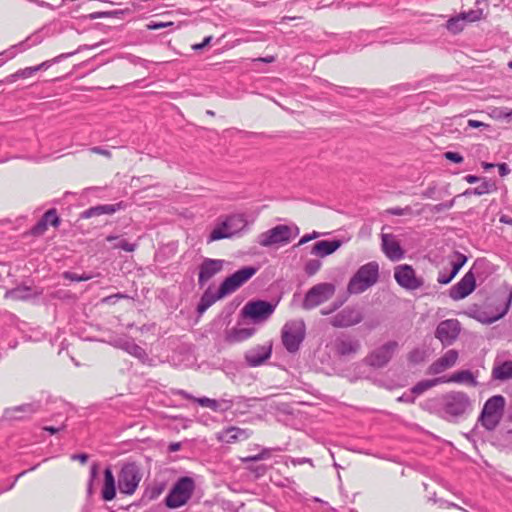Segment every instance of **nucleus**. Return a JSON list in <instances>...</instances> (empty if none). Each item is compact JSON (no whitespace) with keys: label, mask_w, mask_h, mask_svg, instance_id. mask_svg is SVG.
I'll return each mask as SVG.
<instances>
[{"label":"nucleus","mask_w":512,"mask_h":512,"mask_svg":"<svg viewBox=\"0 0 512 512\" xmlns=\"http://www.w3.org/2000/svg\"><path fill=\"white\" fill-rule=\"evenodd\" d=\"M258 271L257 267L244 266L235 271L230 276L226 277L220 284L216 293H212L208 288L201 296L198 305L197 313L203 314L210 306H212L217 300L224 298L225 296L233 293L240 288L244 283L250 280Z\"/></svg>","instance_id":"1"},{"label":"nucleus","mask_w":512,"mask_h":512,"mask_svg":"<svg viewBox=\"0 0 512 512\" xmlns=\"http://www.w3.org/2000/svg\"><path fill=\"white\" fill-rule=\"evenodd\" d=\"M491 264L485 258H477L469 271L449 289L451 299L458 301L466 298L476 288V279L484 281L491 272Z\"/></svg>","instance_id":"2"},{"label":"nucleus","mask_w":512,"mask_h":512,"mask_svg":"<svg viewBox=\"0 0 512 512\" xmlns=\"http://www.w3.org/2000/svg\"><path fill=\"white\" fill-rule=\"evenodd\" d=\"M438 405L440 416L449 422H455L470 409L471 401L465 392L451 391L439 398Z\"/></svg>","instance_id":"3"},{"label":"nucleus","mask_w":512,"mask_h":512,"mask_svg":"<svg viewBox=\"0 0 512 512\" xmlns=\"http://www.w3.org/2000/svg\"><path fill=\"white\" fill-rule=\"evenodd\" d=\"M195 480L189 476H182L176 480L164 499L168 509H177L186 505L194 494Z\"/></svg>","instance_id":"4"},{"label":"nucleus","mask_w":512,"mask_h":512,"mask_svg":"<svg viewBox=\"0 0 512 512\" xmlns=\"http://www.w3.org/2000/svg\"><path fill=\"white\" fill-rule=\"evenodd\" d=\"M506 400L502 395H494L488 398L478 417V423L487 431H494L500 424L504 411Z\"/></svg>","instance_id":"5"},{"label":"nucleus","mask_w":512,"mask_h":512,"mask_svg":"<svg viewBox=\"0 0 512 512\" xmlns=\"http://www.w3.org/2000/svg\"><path fill=\"white\" fill-rule=\"evenodd\" d=\"M379 278V265L375 261L362 265L350 278L347 290L350 294H360L373 286Z\"/></svg>","instance_id":"6"},{"label":"nucleus","mask_w":512,"mask_h":512,"mask_svg":"<svg viewBox=\"0 0 512 512\" xmlns=\"http://www.w3.org/2000/svg\"><path fill=\"white\" fill-rule=\"evenodd\" d=\"M306 326L303 320H291L284 324L281 339L289 353H296L305 339Z\"/></svg>","instance_id":"7"},{"label":"nucleus","mask_w":512,"mask_h":512,"mask_svg":"<svg viewBox=\"0 0 512 512\" xmlns=\"http://www.w3.org/2000/svg\"><path fill=\"white\" fill-rule=\"evenodd\" d=\"M279 301L271 302L266 300H250L241 310L243 317L250 319L258 324L265 322L274 313Z\"/></svg>","instance_id":"8"},{"label":"nucleus","mask_w":512,"mask_h":512,"mask_svg":"<svg viewBox=\"0 0 512 512\" xmlns=\"http://www.w3.org/2000/svg\"><path fill=\"white\" fill-rule=\"evenodd\" d=\"M141 479L142 473L139 466L135 462H126L122 465L118 474V488L121 493L132 495Z\"/></svg>","instance_id":"9"},{"label":"nucleus","mask_w":512,"mask_h":512,"mask_svg":"<svg viewBox=\"0 0 512 512\" xmlns=\"http://www.w3.org/2000/svg\"><path fill=\"white\" fill-rule=\"evenodd\" d=\"M335 293V285L324 282L311 287L305 294L302 301L304 310H311L328 301Z\"/></svg>","instance_id":"10"},{"label":"nucleus","mask_w":512,"mask_h":512,"mask_svg":"<svg viewBox=\"0 0 512 512\" xmlns=\"http://www.w3.org/2000/svg\"><path fill=\"white\" fill-rule=\"evenodd\" d=\"M298 234V228L295 227V233L287 225H277L258 236L257 242L263 247H270L275 244H287Z\"/></svg>","instance_id":"11"},{"label":"nucleus","mask_w":512,"mask_h":512,"mask_svg":"<svg viewBox=\"0 0 512 512\" xmlns=\"http://www.w3.org/2000/svg\"><path fill=\"white\" fill-rule=\"evenodd\" d=\"M364 319L363 309L358 305H348L330 318L335 328H348L361 323Z\"/></svg>","instance_id":"12"},{"label":"nucleus","mask_w":512,"mask_h":512,"mask_svg":"<svg viewBox=\"0 0 512 512\" xmlns=\"http://www.w3.org/2000/svg\"><path fill=\"white\" fill-rule=\"evenodd\" d=\"M398 346V342L394 340L384 343L365 357V363L375 369L385 367L392 359Z\"/></svg>","instance_id":"13"},{"label":"nucleus","mask_w":512,"mask_h":512,"mask_svg":"<svg viewBox=\"0 0 512 512\" xmlns=\"http://www.w3.org/2000/svg\"><path fill=\"white\" fill-rule=\"evenodd\" d=\"M331 349L338 358L349 359L360 351L361 343L348 334H340L332 341Z\"/></svg>","instance_id":"14"},{"label":"nucleus","mask_w":512,"mask_h":512,"mask_svg":"<svg viewBox=\"0 0 512 512\" xmlns=\"http://www.w3.org/2000/svg\"><path fill=\"white\" fill-rule=\"evenodd\" d=\"M461 326L457 319H446L441 321L435 331V337L443 346L452 345L460 334Z\"/></svg>","instance_id":"15"},{"label":"nucleus","mask_w":512,"mask_h":512,"mask_svg":"<svg viewBox=\"0 0 512 512\" xmlns=\"http://www.w3.org/2000/svg\"><path fill=\"white\" fill-rule=\"evenodd\" d=\"M394 278L399 286L406 290H416L423 286L424 282L421 278L416 277L412 266L402 264L395 268Z\"/></svg>","instance_id":"16"},{"label":"nucleus","mask_w":512,"mask_h":512,"mask_svg":"<svg viewBox=\"0 0 512 512\" xmlns=\"http://www.w3.org/2000/svg\"><path fill=\"white\" fill-rule=\"evenodd\" d=\"M390 35L391 32L387 28L381 27L375 30H361L355 36L361 47H365L374 43H398V41H396L394 38H388Z\"/></svg>","instance_id":"17"},{"label":"nucleus","mask_w":512,"mask_h":512,"mask_svg":"<svg viewBox=\"0 0 512 512\" xmlns=\"http://www.w3.org/2000/svg\"><path fill=\"white\" fill-rule=\"evenodd\" d=\"M272 355V342L263 345H256L248 349L244 354L245 363L248 367H258L264 364Z\"/></svg>","instance_id":"18"},{"label":"nucleus","mask_w":512,"mask_h":512,"mask_svg":"<svg viewBox=\"0 0 512 512\" xmlns=\"http://www.w3.org/2000/svg\"><path fill=\"white\" fill-rule=\"evenodd\" d=\"M224 267V260L204 258L199 265L198 284L202 288L215 275L220 273Z\"/></svg>","instance_id":"19"},{"label":"nucleus","mask_w":512,"mask_h":512,"mask_svg":"<svg viewBox=\"0 0 512 512\" xmlns=\"http://www.w3.org/2000/svg\"><path fill=\"white\" fill-rule=\"evenodd\" d=\"M41 409V403L35 401L32 403H25L15 407L7 408L4 410V417L8 420H21L26 416L32 415Z\"/></svg>","instance_id":"20"},{"label":"nucleus","mask_w":512,"mask_h":512,"mask_svg":"<svg viewBox=\"0 0 512 512\" xmlns=\"http://www.w3.org/2000/svg\"><path fill=\"white\" fill-rule=\"evenodd\" d=\"M499 293H501L502 299L504 301L503 307L501 309L497 308V312L490 317L479 316L478 320L482 323L491 324L504 317L509 311L512 303V287L509 285H504Z\"/></svg>","instance_id":"21"},{"label":"nucleus","mask_w":512,"mask_h":512,"mask_svg":"<svg viewBox=\"0 0 512 512\" xmlns=\"http://www.w3.org/2000/svg\"><path fill=\"white\" fill-rule=\"evenodd\" d=\"M382 250L387 258L399 261L404 258V250L392 234H382Z\"/></svg>","instance_id":"22"},{"label":"nucleus","mask_w":512,"mask_h":512,"mask_svg":"<svg viewBox=\"0 0 512 512\" xmlns=\"http://www.w3.org/2000/svg\"><path fill=\"white\" fill-rule=\"evenodd\" d=\"M457 359L458 352L454 349L448 350L429 366L428 373L432 375L440 374L446 369L453 367Z\"/></svg>","instance_id":"23"},{"label":"nucleus","mask_w":512,"mask_h":512,"mask_svg":"<svg viewBox=\"0 0 512 512\" xmlns=\"http://www.w3.org/2000/svg\"><path fill=\"white\" fill-rule=\"evenodd\" d=\"M224 226H228L232 237L239 236L248 229V221L244 214H232L224 219Z\"/></svg>","instance_id":"24"},{"label":"nucleus","mask_w":512,"mask_h":512,"mask_svg":"<svg viewBox=\"0 0 512 512\" xmlns=\"http://www.w3.org/2000/svg\"><path fill=\"white\" fill-rule=\"evenodd\" d=\"M342 243L339 239L320 240L313 245L311 253L320 257H326L339 249Z\"/></svg>","instance_id":"25"},{"label":"nucleus","mask_w":512,"mask_h":512,"mask_svg":"<svg viewBox=\"0 0 512 512\" xmlns=\"http://www.w3.org/2000/svg\"><path fill=\"white\" fill-rule=\"evenodd\" d=\"M101 496L104 501H111L116 496V483L111 467H106L104 470V483L101 491Z\"/></svg>","instance_id":"26"},{"label":"nucleus","mask_w":512,"mask_h":512,"mask_svg":"<svg viewBox=\"0 0 512 512\" xmlns=\"http://www.w3.org/2000/svg\"><path fill=\"white\" fill-rule=\"evenodd\" d=\"M255 332L256 329L254 327L232 328L231 330L227 331L225 340L228 343L242 342L252 337L255 334Z\"/></svg>","instance_id":"27"},{"label":"nucleus","mask_w":512,"mask_h":512,"mask_svg":"<svg viewBox=\"0 0 512 512\" xmlns=\"http://www.w3.org/2000/svg\"><path fill=\"white\" fill-rule=\"evenodd\" d=\"M119 347L125 350L130 355L144 360L147 358V353L144 348L134 342V340L126 339L119 342Z\"/></svg>","instance_id":"28"},{"label":"nucleus","mask_w":512,"mask_h":512,"mask_svg":"<svg viewBox=\"0 0 512 512\" xmlns=\"http://www.w3.org/2000/svg\"><path fill=\"white\" fill-rule=\"evenodd\" d=\"M484 4L485 6H488V0H476L475 6L476 9H470L466 12H461V18H463L464 22H476L483 18V9L479 7V5Z\"/></svg>","instance_id":"29"},{"label":"nucleus","mask_w":512,"mask_h":512,"mask_svg":"<svg viewBox=\"0 0 512 512\" xmlns=\"http://www.w3.org/2000/svg\"><path fill=\"white\" fill-rule=\"evenodd\" d=\"M492 377L497 380H508L512 378V361H504L494 366Z\"/></svg>","instance_id":"30"},{"label":"nucleus","mask_w":512,"mask_h":512,"mask_svg":"<svg viewBox=\"0 0 512 512\" xmlns=\"http://www.w3.org/2000/svg\"><path fill=\"white\" fill-rule=\"evenodd\" d=\"M249 437L246 430L231 426L224 431V435L221 437L222 440L227 443H232L238 440H245Z\"/></svg>","instance_id":"31"},{"label":"nucleus","mask_w":512,"mask_h":512,"mask_svg":"<svg viewBox=\"0 0 512 512\" xmlns=\"http://www.w3.org/2000/svg\"><path fill=\"white\" fill-rule=\"evenodd\" d=\"M445 382H455V383H468L472 386H476L478 384L476 378L470 370H460L455 372L449 379H445Z\"/></svg>","instance_id":"32"},{"label":"nucleus","mask_w":512,"mask_h":512,"mask_svg":"<svg viewBox=\"0 0 512 512\" xmlns=\"http://www.w3.org/2000/svg\"><path fill=\"white\" fill-rule=\"evenodd\" d=\"M444 382H445V378L444 377H439V378H435V379L422 380V381H419L417 384H415L411 388V392L416 397L418 395H421L422 393H424L428 389L434 387L435 385H437L439 383H444Z\"/></svg>","instance_id":"33"},{"label":"nucleus","mask_w":512,"mask_h":512,"mask_svg":"<svg viewBox=\"0 0 512 512\" xmlns=\"http://www.w3.org/2000/svg\"><path fill=\"white\" fill-rule=\"evenodd\" d=\"M166 489V482L160 481V482H154L153 484L149 485L143 494V498L152 501L157 499Z\"/></svg>","instance_id":"34"},{"label":"nucleus","mask_w":512,"mask_h":512,"mask_svg":"<svg viewBox=\"0 0 512 512\" xmlns=\"http://www.w3.org/2000/svg\"><path fill=\"white\" fill-rule=\"evenodd\" d=\"M43 41V37L40 33V31L34 32L33 34L29 35L25 40L19 42L18 44H15L16 49L18 52H24L27 49L40 44Z\"/></svg>","instance_id":"35"},{"label":"nucleus","mask_w":512,"mask_h":512,"mask_svg":"<svg viewBox=\"0 0 512 512\" xmlns=\"http://www.w3.org/2000/svg\"><path fill=\"white\" fill-rule=\"evenodd\" d=\"M228 226H224V220L217 224L216 227L208 236V242L218 241L222 239L232 238V233L229 232Z\"/></svg>","instance_id":"36"},{"label":"nucleus","mask_w":512,"mask_h":512,"mask_svg":"<svg viewBox=\"0 0 512 512\" xmlns=\"http://www.w3.org/2000/svg\"><path fill=\"white\" fill-rule=\"evenodd\" d=\"M480 182V185H478L477 187H473L475 191V196L489 194L497 191L498 189L496 182L494 180L482 177Z\"/></svg>","instance_id":"37"},{"label":"nucleus","mask_w":512,"mask_h":512,"mask_svg":"<svg viewBox=\"0 0 512 512\" xmlns=\"http://www.w3.org/2000/svg\"><path fill=\"white\" fill-rule=\"evenodd\" d=\"M32 289L28 286H18L6 292V297L14 300H26L32 296Z\"/></svg>","instance_id":"38"},{"label":"nucleus","mask_w":512,"mask_h":512,"mask_svg":"<svg viewBox=\"0 0 512 512\" xmlns=\"http://www.w3.org/2000/svg\"><path fill=\"white\" fill-rule=\"evenodd\" d=\"M445 27L452 34H459L462 32L464 29V20L461 18V14L449 18Z\"/></svg>","instance_id":"39"},{"label":"nucleus","mask_w":512,"mask_h":512,"mask_svg":"<svg viewBox=\"0 0 512 512\" xmlns=\"http://www.w3.org/2000/svg\"><path fill=\"white\" fill-rule=\"evenodd\" d=\"M233 406V400H215L211 399L210 405L208 408L212 409L215 412H226L230 410Z\"/></svg>","instance_id":"40"},{"label":"nucleus","mask_w":512,"mask_h":512,"mask_svg":"<svg viewBox=\"0 0 512 512\" xmlns=\"http://www.w3.org/2000/svg\"><path fill=\"white\" fill-rule=\"evenodd\" d=\"M272 451H277V452H280L282 451V449L280 447H276V448H264L259 454L257 455H254V456H248L246 458H243V462L244 463H254V462H258L260 460H264V459H267L270 457L271 455V452Z\"/></svg>","instance_id":"41"},{"label":"nucleus","mask_w":512,"mask_h":512,"mask_svg":"<svg viewBox=\"0 0 512 512\" xmlns=\"http://www.w3.org/2000/svg\"><path fill=\"white\" fill-rule=\"evenodd\" d=\"M127 204L124 201L117 202L115 204H101L99 205L100 213L103 214H114L117 211L125 209Z\"/></svg>","instance_id":"42"},{"label":"nucleus","mask_w":512,"mask_h":512,"mask_svg":"<svg viewBox=\"0 0 512 512\" xmlns=\"http://www.w3.org/2000/svg\"><path fill=\"white\" fill-rule=\"evenodd\" d=\"M454 255L456 257V260L451 262V270L450 271L455 273V275H457L458 272L460 271V269L466 264L468 258H467V256H465L464 254H462L458 251H455Z\"/></svg>","instance_id":"43"},{"label":"nucleus","mask_w":512,"mask_h":512,"mask_svg":"<svg viewBox=\"0 0 512 512\" xmlns=\"http://www.w3.org/2000/svg\"><path fill=\"white\" fill-rule=\"evenodd\" d=\"M426 359V352L423 349L415 348L408 354V361L412 364H420Z\"/></svg>","instance_id":"44"},{"label":"nucleus","mask_w":512,"mask_h":512,"mask_svg":"<svg viewBox=\"0 0 512 512\" xmlns=\"http://www.w3.org/2000/svg\"><path fill=\"white\" fill-rule=\"evenodd\" d=\"M46 223L52 225L53 227H58L60 225V218L57 214V210L55 208H51L47 210L43 216L41 217Z\"/></svg>","instance_id":"45"},{"label":"nucleus","mask_w":512,"mask_h":512,"mask_svg":"<svg viewBox=\"0 0 512 512\" xmlns=\"http://www.w3.org/2000/svg\"><path fill=\"white\" fill-rule=\"evenodd\" d=\"M62 277L65 280H69L72 282H81V281H88L92 278L91 274L83 273V274H77L75 272L71 271H64L62 273Z\"/></svg>","instance_id":"46"},{"label":"nucleus","mask_w":512,"mask_h":512,"mask_svg":"<svg viewBox=\"0 0 512 512\" xmlns=\"http://www.w3.org/2000/svg\"><path fill=\"white\" fill-rule=\"evenodd\" d=\"M321 265L319 259H310L305 263L304 271L308 276H313L320 270Z\"/></svg>","instance_id":"47"},{"label":"nucleus","mask_w":512,"mask_h":512,"mask_svg":"<svg viewBox=\"0 0 512 512\" xmlns=\"http://www.w3.org/2000/svg\"><path fill=\"white\" fill-rule=\"evenodd\" d=\"M99 465L93 463L90 467V475L87 483V495L90 497L93 494V483L98 475Z\"/></svg>","instance_id":"48"},{"label":"nucleus","mask_w":512,"mask_h":512,"mask_svg":"<svg viewBox=\"0 0 512 512\" xmlns=\"http://www.w3.org/2000/svg\"><path fill=\"white\" fill-rule=\"evenodd\" d=\"M138 247L137 243H130L126 239H120L114 248L124 250L126 252H133Z\"/></svg>","instance_id":"49"},{"label":"nucleus","mask_w":512,"mask_h":512,"mask_svg":"<svg viewBox=\"0 0 512 512\" xmlns=\"http://www.w3.org/2000/svg\"><path fill=\"white\" fill-rule=\"evenodd\" d=\"M131 13L132 10L130 8L106 11V18L122 19L125 15H129Z\"/></svg>","instance_id":"50"},{"label":"nucleus","mask_w":512,"mask_h":512,"mask_svg":"<svg viewBox=\"0 0 512 512\" xmlns=\"http://www.w3.org/2000/svg\"><path fill=\"white\" fill-rule=\"evenodd\" d=\"M455 273L453 272H446V271H439L438 273V277H437V282L442 284V285H446V284H449L455 277Z\"/></svg>","instance_id":"51"},{"label":"nucleus","mask_w":512,"mask_h":512,"mask_svg":"<svg viewBox=\"0 0 512 512\" xmlns=\"http://www.w3.org/2000/svg\"><path fill=\"white\" fill-rule=\"evenodd\" d=\"M443 156L446 160L455 164H461L464 161V157L460 153L454 151H447Z\"/></svg>","instance_id":"52"},{"label":"nucleus","mask_w":512,"mask_h":512,"mask_svg":"<svg viewBox=\"0 0 512 512\" xmlns=\"http://www.w3.org/2000/svg\"><path fill=\"white\" fill-rule=\"evenodd\" d=\"M48 227V223H46L42 218L32 227L31 233L35 236L42 235Z\"/></svg>","instance_id":"53"},{"label":"nucleus","mask_w":512,"mask_h":512,"mask_svg":"<svg viewBox=\"0 0 512 512\" xmlns=\"http://www.w3.org/2000/svg\"><path fill=\"white\" fill-rule=\"evenodd\" d=\"M247 468L255 474L256 478L264 476L267 472V466L264 464L248 465Z\"/></svg>","instance_id":"54"},{"label":"nucleus","mask_w":512,"mask_h":512,"mask_svg":"<svg viewBox=\"0 0 512 512\" xmlns=\"http://www.w3.org/2000/svg\"><path fill=\"white\" fill-rule=\"evenodd\" d=\"M100 215H101V213H100L99 205H97V206L90 207V208L86 209L85 211H83L81 213L80 217L82 219H88V218H91L94 216H100Z\"/></svg>","instance_id":"55"},{"label":"nucleus","mask_w":512,"mask_h":512,"mask_svg":"<svg viewBox=\"0 0 512 512\" xmlns=\"http://www.w3.org/2000/svg\"><path fill=\"white\" fill-rule=\"evenodd\" d=\"M388 212L391 215L402 216V215H409V214H411L412 213V209H411L410 206H406L404 208L394 207V208L389 209Z\"/></svg>","instance_id":"56"},{"label":"nucleus","mask_w":512,"mask_h":512,"mask_svg":"<svg viewBox=\"0 0 512 512\" xmlns=\"http://www.w3.org/2000/svg\"><path fill=\"white\" fill-rule=\"evenodd\" d=\"M174 23L173 22H156V21H150L147 25H146V28L148 30H158V29H162V28H166V27H169V26H173Z\"/></svg>","instance_id":"57"},{"label":"nucleus","mask_w":512,"mask_h":512,"mask_svg":"<svg viewBox=\"0 0 512 512\" xmlns=\"http://www.w3.org/2000/svg\"><path fill=\"white\" fill-rule=\"evenodd\" d=\"M436 191H437V186L434 184V185H430L427 189L422 191L420 195L422 198H425V199H434Z\"/></svg>","instance_id":"58"},{"label":"nucleus","mask_w":512,"mask_h":512,"mask_svg":"<svg viewBox=\"0 0 512 512\" xmlns=\"http://www.w3.org/2000/svg\"><path fill=\"white\" fill-rule=\"evenodd\" d=\"M34 69H35V66L27 67L25 69L17 71L13 76L14 77H22V78L30 77L36 72V70H34Z\"/></svg>","instance_id":"59"},{"label":"nucleus","mask_w":512,"mask_h":512,"mask_svg":"<svg viewBox=\"0 0 512 512\" xmlns=\"http://www.w3.org/2000/svg\"><path fill=\"white\" fill-rule=\"evenodd\" d=\"M415 399H416L415 395L412 394V392L410 391L409 393H403L400 397L397 398V401L413 404L415 402Z\"/></svg>","instance_id":"60"},{"label":"nucleus","mask_w":512,"mask_h":512,"mask_svg":"<svg viewBox=\"0 0 512 512\" xmlns=\"http://www.w3.org/2000/svg\"><path fill=\"white\" fill-rule=\"evenodd\" d=\"M212 39H213V37L211 35L206 36L201 43L194 44L192 46V49L195 51L202 50L203 48H205L206 46H208L211 43Z\"/></svg>","instance_id":"61"},{"label":"nucleus","mask_w":512,"mask_h":512,"mask_svg":"<svg viewBox=\"0 0 512 512\" xmlns=\"http://www.w3.org/2000/svg\"><path fill=\"white\" fill-rule=\"evenodd\" d=\"M79 51V49L73 51V52H68V53H62L56 57H54L53 59H51L52 63L55 64V63H59L61 62L62 60L64 59H67L71 56H73L74 54H76L77 52Z\"/></svg>","instance_id":"62"},{"label":"nucleus","mask_w":512,"mask_h":512,"mask_svg":"<svg viewBox=\"0 0 512 512\" xmlns=\"http://www.w3.org/2000/svg\"><path fill=\"white\" fill-rule=\"evenodd\" d=\"M496 166L498 168V172L501 177L507 176L511 171L508 164L505 162L498 163V164H496Z\"/></svg>","instance_id":"63"},{"label":"nucleus","mask_w":512,"mask_h":512,"mask_svg":"<svg viewBox=\"0 0 512 512\" xmlns=\"http://www.w3.org/2000/svg\"><path fill=\"white\" fill-rule=\"evenodd\" d=\"M83 18L87 19V20H95V19H100V18H106V11L92 12V13H90L88 15H85Z\"/></svg>","instance_id":"64"}]
</instances>
